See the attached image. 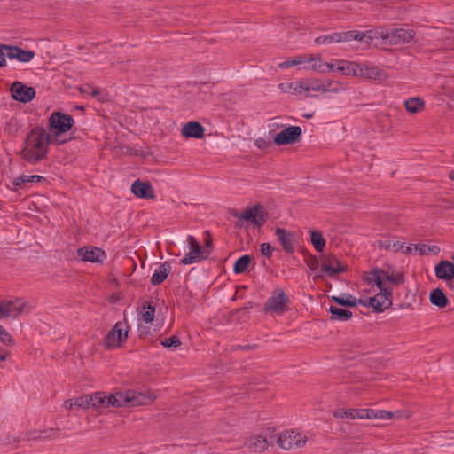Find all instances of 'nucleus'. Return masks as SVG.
I'll return each instance as SVG.
<instances>
[{"mask_svg": "<svg viewBox=\"0 0 454 454\" xmlns=\"http://www.w3.org/2000/svg\"><path fill=\"white\" fill-rule=\"evenodd\" d=\"M187 242L189 253H186L181 259V264H192L206 259V256L203 254L202 247L194 236L188 235Z\"/></svg>", "mask_w": 454, "mask_h": 454, "instance_id": "13", "label": "nucleus"}, {"mask_svg": "<svg viewBox=\"0 0 454 454\" xmlns=\"http://www.w3.org/2000/svg\"><path fill=\"white\" fill-rule=\"evenodd\" d=\"M347 267L344 266L335 255L325 257L321 265V271L328 277L333 278L336 274L345 272Z\"/></svg>", "mask_w": 454, "mask_h": 454, "instance_id": "17", "label": "nucleus"}, {"mask_svg": "<svg viewBox=\"0 0 454 454\" xmlns=\"http://www.w3.org/2000/svg\"><path fill=\"white\" fill-rule=\"evenodd\" d=\"M91 396V407L96 410H101L110 407L108 405L109 395L106 392H95L90 394Z\"/></svg>", "mask_w": 454, "mask_h": 454, "instance_id": "29", "label": "nucleus"}, {"mask_svg": "<svg viewBox=\"0 0 454 454\" xmlns=\"http://www.w3.org/2000/svg\"><path fill=\"white\" fill-rule=\"evenodd\" d=\"M329 312L331 313V319L332 320H338V321H348L349 320L353 314L350 310L341 309L336 306H330Z\"/></svg>", "mask_w": 454, "mask_h": 454, "instance_id": "33", "label": "nucleus"}, {"mask_svg": "<svg viewBox=\"0 0 454 454\" xmlns=\"http://www.w3.org/2000/svg\"><path fill=\"white\" fill-rule=\"evenodd\" d=\"M340 37L338 32H334L329 35H320L315 39V43L317 45L331 44L333 43H340Z\"/></svg>", "mask_w": 454, "mask_h": 454, "instance_id": "38", "label": "nucleus"}, {"mask_svg": "<svg viewBox=\"0 0 454 454\" xmlns=\"http://www.w3.org/2000/svg\"><path fill=\"white\" fill-rule=\"evenodd\" d=\"M154 314L155 307L153 305L152 302H146L143 306V311L141 314L143 320L146 323H152L154 318Z\"/></svg>", "mask_w": 454, "mask_h": 454, "instance_id": "40", "label": "nucleus"}, {"mask_svg": "<svg viewBox=\"0 0 454 454\" xmlns=\"http://www.w3.org/2000/svg\"><path fill=\"white\" fill-rule=\"evenodd\" d=\"M8 45L0 44V67H3L6 65L5 59L8 58L7 53Z\"/></svg>", "mask_w": 454, "mask_h": 454, "instance_id": "49", "label": "nucleus"}, {"mask_svg": "<svg viewBox=\"0 0 454 454\" xmlns=\"http://www.w3.org/2000/svg\"><path fill=\"white\" fill-rule=\"evenodd\" d=\"M434 273L439 279L451 280L454 278V263L446 260L441 261L435 265Z\"/></svg>", "mask_w": 454, "mask_h": 454, "instance_id": "22", "label": "nucleus"}, {"mask_svg": "<svg viewBox=\"0 0 454 454\" xmlns=\"http://www.w3.org/2000/svg\"><path fill=\"white\" fill-rule=\"evenodd\" d=\"M414 246L415 245H412V244L410 246H407V247L404 246L403 252L405 254H411L412 251L415 250Z\"/></svg>", "mask_w": 454, "mask_h": 454, "instance_id": "55", "label": "nucleus"}, {"mask_svg": "<svg viewBox=\"0 0 454 454\" xmlns=\"http://www.w3.org/2000/svg\"><path fill=\"white\" fill-rule=\"evenodd\" d=\"M8 317H17L25 308V302L20 300L5 301Z\"/></svg>", "mask_w": 454, "mask_h": 454, "instance_id": "31", "label": "nucleus"}, {"mask_svg": "<svg viewBox=\"0 0 454 454\" xmlns=\"http://www.w3.org/2000/svg\"><path fill=\"white\" fill-rule=\"evenodd\" d=\"M0 341L4 344L12 345L14 343L12 337L9 333L0 325Z\"/></svg>", "mask_w": 454, "mask_h": 454, "instance_id": "46", "label": "nucleus"}, {"mask_svg": "<svg viewBox=\"0 0 454 454\" xmlns=\"http://www.w3.org/2000/svg\"><path fill=\"white\" fill-rule=\"evenodd\" d=\"M74 124V118L62 112H53L48 119V129L57 137L69 131Z\"/></svg>", "mask_w": 454, "mask_h": 454, "instance_id": "7", "label": "nucleus"}, {"mask_svg": "<svg viewBox=\"0 0 454 454\" xmlns=\"http://www.w3.org/2000/svg\"><path fill=\"white\" fill-rule=\"evenodd\" d=\"M449 178L454 181V169L449 173Z\"/></svg>", "mask_w": 454, "mask_h": 454, "instance_id": "59", "label": "nucleus"}, {"mask_svg": "<svg viewBox=\"0 0 454 454\" xmlns=\"http://www.w3.org/2000/svg\"><path fill=\"white\" fill-rule=\"evenodd\" d=\"M331 300L342 307H356L363 303V299H356L348 293L343 294L341 296H332Z\"/></svg>", "mask_w": 454, "mask_h": 454, "instance_id": "27", "label": "nucleus"}, {"mask_svg": "<svg viewBox=\"0 0 454 454\" xmlns=\"http://www.w3.org/2000/svg\"><path fill=\"white\" fill-rule=\"evenodd\" d=\"M359 63L346 59H334V70L343 75L357 76Z\"/></svg>", "mask_w": 454, "mask_h": 454, "instance_id": "23", "label": "nucleus"}, {"mask_svg": "<svg viewBox=\"0 0 454 454\" xmlns=\"http://www.w3.org/2000/svg\"><path fill=\"white\" fill-rule=\"evenodd\" d=\"M7 355H8L7 351H5L2 348H0V363L6 359Z\"/></svg>", "mask_w": 454, "mask_h": 454, "instance_id": "56", "label": "nucleus"}, {"mask_svg": "<svg viewBox=\"0 0 454 454\" xmlns=\"http://www.w3.org/2000/svg\"><path fill=\"white\" fill-rule=\"evenodd\" d=\"M404 248V243L400 241L392 242V250L395 252H399L401 250H403Z\"/></svg>", "mask_w": 454, "mask_h": 454, "instance_id": "52", "label": "nucleus"}, {"mask_svg": "<svg viewBox=\"0 0 454 454\" xmlns=\"http://www.w3.org/2000/svg\"><path fill=\"white\" fill-rule=\"evenodd\" d=\"M250 256L248 254H244L240 256L233 265V271L235 274H241L245 272L250 263Z\"/></svg>", "mask_w": 454, "mask_h": 454, "instance_id": "37", "label": "nucleus"}, {"mask_svg": "<svg viewBox=\"0 0 454 454\" xmlns=\"http://www.w3.org/2000/svg\"><path fill=\"white\" fill-rule=\"evenodd\" d=\"M268 441L262 435L253 436L247 440L245 446L250 452H262L268 448Z\"/></svg>", "mask_w": 454, "mask_h": 454, "instance_id": "26", "label": "nucleus"}, {"mask_svg": "<svg viewBox=\"0 0 454 454\" xmlns=\"http://www.w3.org/2000/svg\"><path fill=\"white\" fill-rule=\"evenodd\" d=\"M28 176H29L27 175H20L17 177H14L12 183L15 187V190H18L19 188L22 189L27 184L30 183Z\"/></svg>", "mask_w": 454, "mask_h": 454, "instance_id": "44", "label": "nucleus"}, {"mask_svg": "<svg viewBox=\"0 0 454 454\" xmlns=\"http://www.w3.org/2000/svg\"><path fill=\"white\" fill-rule=\"evenodd\" d=\"M363 409H356V408H351V409H338L333 411V417L334 418H340V419H363Z\"/></svg>", "mask_w": 454, "mask_h": 454, "instance_id": "30", "label": "nucleus"}, {"mask_svg": "<svg viewBox=\"0 0 454 454\" xmlns=\"http://www.w3.org/2000/svg\"><path fill=\"white\" fill-rule=\"evenodd\" d=\"M171 271V265L168 262L160 263L154 270L151 278L153 286L160 285L168 276Z\"/></svg>", "mask_w": 454, "mask_h": 454, "instance_id": "25", "label": "nucleus"}, {"mask_svg": "<svg viewBox=\"0 0 454 454\" xmlns=\"http://www.w3.org/2000/svg\"><path fill=\"white\" fill-rule=\"evenodd\" d=\"M274 248L270 246V243H262L260 247V251L262 255L270 258L272 255Z\"/></svg>", "mask_w": 454, "mask_h": 454, "instance_id": "48", "label": "nucleus"}, {"mask_svg": "<svg viewBox=\"0 0 454 454\" xmlns=\"http://www.w3.org/2000/svg\"><path fill=\"white\" fill-rule=\"evenodd\" d=\"M29 178V182L30 183H34V182H45L46 181V178L44 176H39V175H30L28 176Z\"/></svg>", "mask_w": 454, "mask_h": 454, "instance_id": "51", "label": "nucleus"}, {"mask_svg": "<svg viewBox=\"0 0 454 454\" xmlns=\"http://www.w3.org/2000/svg\"><path fill=\"white\" fill-rule=\"evenodd\" d=\"M131 192L136 197L140 199L155 198L154 189L152 184L139 179L133 182L131 185Z\"/></svg>", "mask_w": 454, "mask_h": 454, "instance_id": "19", "label": "nucleus"}, {"mask_svg": "<svg viewBox=\"0 0 454 454\" xmlns=\"http://www.w3.org/2000/svg\"><path fill=\"white\" fill-rule=\"evenodd\" d=\"M387 280L394 286H400L405 282L404 274L392 269L391 272L375 267L366 273L365 280L368 284L375 285L377 287L386 286L383 280Z\"/></svg>", "mask_w": 454, "mask_h": 454, "instance_id": "3", "label": "nucleus"}, {"mask_svg": "<svg viewBox=\"0 0 454 454\" xmlns=\"http://www.w3.org/2000/svg\"><path fill=\"white\" fill-rule=\"evenodd\" d=\"M405 109L411 114H417L425 107V102L419 97L410 98L404 101Z\"/></svg>", "mask_w": 454, "mask_h": 454, "instance_id": "35", "label": "nucleus"}, {"mask_svg": "<svg viewBox=\"0 0 454 454\" xmlns=\"http://www.w3.org/2000/svg\"><path fill=\"white\" fill-rule=\"evenodd\" d=\"M363 419H390L393 413L385 410L363 409Z\"/></svg>", "mask_w": 454, "mask_h": 454, "instance_id": "28", "label": "nucleus"}, {"mask_svg": "<svg viewBox=\"0 0 454 454\" xmlns=\"http://www.w3.org/2000/svg\"><path fill=\"white\" fill-rule=\"evenodd\" d=\"M290 299L283 288L274 289L263 306L265 313L282 315L289 309Z\"/></svg>", "mask_w": 454, "mask_h": 454, "instance_id": "4", "label": "nucleus"}, {"mask_svg": "<svg viewBox=\"0 0 454 454\" xmlns=\"http://www.w3.org/2000/svg\"><path fill=\"white\" fill-rule=\"evenodd\" d=\"M232 215L239 221L236 223V226L240 227L242 224L240 221H247L257 227H262L267 221V213L264 207L261 204H255L251 208L245 210L242 213L235 211Z\"/></svg>", "mask_w": 454, "mask_h": 454, "instance_id": "8", "label": "nucleus"}, {"mask_svg": "<svg viewBox=\"0 0 454 454\" xmlns=\"http://www.w3.org/2000/svg\"><path fill=\"white\" fill-rule=\"evenodd\" d=\"M430 302L439 308H445L448 304V298L440 288L434 289L429 295Z\"/></svg>", "mask_w": 454, "mask_h": 454, "instance_id": "32", "label": "nucleus"}, {"mask_svg": "<svg viewBox=\"0 0 454 454\" xmlns=\"http://www.w3.org/2000/svg\"><path fill=\"white\" fill-rule=\"evenodd\" d=\"M379 35H375V43H388L393 45L410 43L415 36L413 29L394 28L384 27L375 28Z\"/></svg>", "mask_w": 454, "mask_h": 454, "instance_id": "2", "label": "nucleus"}, {"mask_svg": "<svg viewBox=\"0 0 454 454\" xmlns=\"http://www.w3.org/2000/svg\"><path fill=\"white\" fill-rule=\"evenodd\" d=\"M307 442V436L294 430H286L280 434L278 444L284 450H293L303 447Z\"/></svg>", "mask_w": 454, "mask_h": 454, "instance_id": "10", "label": "nucleus"}, {"mask_svg": "<svg viewBox=\"0 0 454 454\" xmlns=\"http://www.w3.org/2000/svg\"><path fill=\"white\" fill-rule=\"evenodd\" d=\"M289 84H290V83H288V84L281 83V84L279 85V87H280V89H281L283 91L286 92V91H288V90H287V88H288V89H290V90H292V89L288 86Z\"/></svg>", "mask_w": 454, "mask_h": 454, "instance_id": "57", "label": "nucleus"}, {"mask_svg": "<svg viewBox=\"0 0 454 454\" xmlns=\"http://www.w3.org/2000/svg\"><path fill=\"white\" fill-rule=\"evenodd\" d=\"M9 59H17L22 63H27L31 61L35 53L33 51H26L18 46L8 45L7 53Z\"/></svg>", "mask_w": 454, "mask_h": 454, "instance_id": "21", "label": "nucleus"}, {"mask_svg": "<svg viewBox=\"0 0 454 454\" xmlns=\"http://www.w3.org/2000/svg\"><path fill=\"white\" fill-rule=\"evenodd\" d=\"M306 60L303 57H297L295 59H293L291 60H286L279 64V67L281 68H289L293 66H296L301 63H304Z\"/></svg>", "mask_w": 454, "mask_h": 454, "instance_id": "45", "label": "nucleus"}, {"mask_svg": "<svg viewBox=\"0 0 454 454\" xmlns=\"http://www.w3.org/2000/svg\"><path fill=\"white\" fill-rule=\"evenodd\" d=\"M380 248H384L386 250H390L392 249V242L390 240H386L384 242H382L380 245Z\"/></svg>", "mask_w": 454, "mask_h": 454, "instance_id": "54", "label": "nucleus"}, {"mask_svg": "<svg viewBox=\"0 0 454 454\" xmlns=\"http://www.w3.org/2000/svg\"><path fill=\"white\" fill-rule=\"evenodd\" d=\"M239 348H240V349H244V350H248L250 348H249V346H248V345H247V346H243V347L239 346Z\"/></svg>", "mask_w": 454, "mask_h": 454, "instance_id": "60", "label": "nucleus"}, {"mask_svg": "<svg viewBox=\"0 0 454 454\" xmlns=\"http://www.w3.org/2000/svg\"><path fill=\"white\" fill-rule=\"evenodd\" d=\"M59 434V429L50 428V429L43 430V431L40 432V434L38 437L43 438V439H50V438L56 437Z\"/></svg>", "mask_w": 454, "mask_h": 454, "instance_id": "47", "label": "nucleus"}, {"mask_svg": "<svg viewBox=\"0 0 454 454\" xmlns=\"http://www.w3.org/2000/svg\"><path fill=\"white\" fill-rule=\"evenodd\" d=\"M301 129L299 126H289L280 132H278L274 137V143L278 145H286L294 144L301 135Z\"/></svg>", "mask_w": 454, "mask_h": 454, "instance_id": "15", "label": "nucleus"}, {"mask_svg": "<svg viewBox=\"0 0 454 454\" xmlns=\"http://www.w3.org/2000/svg\"><path fill=\"white\" fill-rule=\"evenodd\" d=\"M340 42H350L353 40L358 41L361 43L372 44L375 43V35H379L375 28L366 31L349 30L345 32H338Z\"/></svg>", "mask_w": 454, "mask_h": 454, "instance_id": "12", "label": "nucleus"}, {"mask_svg": "<svg viewBox=\"0 0 454 454\" xmlns=\"http://www.w3.org/2000/svg\"><path fill=\"white\" fill-rule=\"evenodd\" d=\"M275 235L278 237L285 253H294L295 237L294 232L289 231L284 228H277L275 230Z\"/></svg>", "mask_w": 454, "mask_h": 454, "instance_id": "18", "label": "nucleus"}, {"mask_svg": "<svg viewBox=\"0 0 454 454\" xmlns=\"http://www.w3.org/2000/svg\"><path fill=\"white\" fill-rule=\"evenodd\" d=\"M309 61H313L312 69L322 74L330 73L334 70V60L332 62H323L319 58H310Z\"/></svg>", "mask_w": 454, "mask_h": 454, "instance_id": "34", "label": "nucleus"}, {"mask_svg": "<svg viewBox=\"0 0 454 454\" xmlns=\"http://www.w3.org/2000/svg\"><path fill=\"white\" fill-rule=\"evenodd\" d=\"M357 76H362L369 79L380 80L386 77L383 69L377 66L371 64H360L357 69Z\"/></svg>", "mask_w": 454, "mask_h": 454, "instance_id": "20", "label": "nucleus"}, {"mask_svg": "<svg viewBox=\"0 0 454 454\" xmlns=\"http://www.w3.org/2000/svg\"><path fill=\"white\" fill-rule=\"evenodd\" d=\"M291 89H293L292 93L295 95H302L304 94L306 97H309L310 92H323L324 84L322 80L319 79H311V80H301L296 81L294 82H290L288 85Z\"/></svg>", "mask_w": 454, "mask_h": 454, "instance_id": "11", "label": "nucleus"}, {"mask_svg": "<svg viewBox=\"0 0 454 454\" xmlns=\"http://www.w3.org/2000/svg\"><path fill=\"white\" fill-rule=\"evenodd\" d=\"M74 405V402L73 403V401H72V400H69V401H67V402H66V407H67V409H69V410H70V409H72V407H73Z\"/></svg>", "mask_w": 454, "mask_h": 454, "instance_id": "58", "label": "nucleus"}, {"mask_svg": "<svg viewBox=\"0 0 454 454\" xmlns=\"http://www.w3.org/2000/svg\"><path fill=\"white\" fill-rule=\"evenodd\" d=\"M414 248L416 251H419V254H421V255H425V254H438L441 251L440 249V247L438 246H435V245H426V244H422V245H419V246H414Z\"/></svg>", "mask_w": 454, "mask_h": 454, "instance_id": "39", "label": "nucleus"}, {"mask_svg": "<svg viewBox=\"0 0 454 454\" xmlns=\"http://www.w3.org/2000/svg\"><path fill=\"white\" fill-rule=\"evenodd\" d=\"M51 136L43 126H35L27 133L20 152L21 159L29 164L43 160L49 153Z\"/></svg>", "mask_w": 454, "mask_h": 454, "instance_id": "1", "label": "nucleus"}, {"mask_svg": "<svg viewBox=\"0 0 454 454\" xmlns=\"http://www.w3.org/2000/svg\"><path fill=\"white\" fill-rule=\"evenodd\" d=\"M11 92L15 100L22 103L30 102L35 97V90L20 82H15L12 83Z\"/></svg>", "mask_w": 454, "mask_h": 454, "instance_id": "16", "label": "nucleus"}, {"mask_svg": "<svg viewBox=\"0 0 454 454\" xmlns=\"http://www.w3.org/2000/svg\"><path fill=\"white\" fill-rule=\"evenodd\" d=\"M309 232L310 242L314 248L319 253L323 252L325 247V239L324 238L322 232L318 231H310Z\"/></svg>", "mask_w": 454, "mask_h": 454, "instance_id": "36", "label": "nucleus"}, {"mask_svg": "<svg viewBox=\"0 0 454 454\" xmlns=\"http://www.w3.org/2000/svg\"><path fill=\"white\" fill-rule=\"evenodd\" d=\"M127 338L128 330L126 321H118L105 336L103 340L104 346L108 349L118 348Z\"/></svg>", "mask_w": 454, "mask_h": 454, "instance_id": "9", "label": "nucleus"}, {"mask_svg": "<svg viewBox=\"0 0 454 454\" xmlns=\"http://www.w3.org/2000/svg\"><path fill=\"white\" fill-rule=\"evenodd\" d=\"M5 317H8L7 310H6L5 303L2 302L0 304V319L5 318Z\"/></svg>", "mask_w": 454, "mask_h": 454, "instance_id": "53", "label": "nucleus"}, {"mask_svg": "<svg viewBox=\"0 0 454 454\" xmlns=\"http://www.w3.org/2000/svg\"><path fill=\"white\" fill-rule=\"evenodd\" d=\"M74 405L78 408L88 409L91 407L90 395H83L74 399Z\"/></svg>", "mask_w": 454, "mask_h": 454, "instance_id": "42", "label": "nucleus"}, {"mask_svg": "<svg viewBox=\"0 0 454 454\" xmlns=\"http://www.w3.org/2000/svg\"><path fill=\"white\" fill-rule=\"evenodd\" d=\"M138 331L140 333V335H142L144 333V331L141 328H139ZM145 333H147V332H145Z\"/></svg>", "mask_w": 454, "mask_h": 454, "instance_id": "62", "label": "nucleus"}, {"mask_svg": "<svg viewBox=\"0 0 454 454\" xmlns=\"http://www.w3.org/2000/svg\"><path fill=\"white\" fill-rule=\"evenodd\" d=\"M212 249H213V243H212L211 238L209 237L207 239L205 240L204 247L202 249L203 254L206 256V259L211 254Z\"/></svg>", "mask_w": 454, "mask_h": 454, "instance_id": "50", "label": "nucleus"}, {"mask_svg": "<svg viewBox=\"0 0 454 454\" xmlns=\"http://www.w3.org/2000/svg\"><path fill=\"white\" fill-rule=\"evenodd\" d=\"M77 255L83 262L102 263L106 259V252L98 247L86 246L78 248Z\"/></svg>", "mask_w": 454, "mask_h": 454, "instance_id": "14", "label": "nucleus"}, {"mask_svg": "<svg viewBox=\"0 0 454 454\" xmlns=\"http://www.w3.org/2000/svg\"><path fill=\"white\" fill-rule=\"evenodd\" d=\"M204 132V127L195 121L187 122L182 129V135L187 138H202Z\"/></svg>", "mask_w": 454, "mask_h": 454, "instance_id": "24", "label": "nucleus"}, {"mask_svg": "<svg viewBox=\"0 0 454 454\" xmlns=\"http://www.w3.org/2000/svg\"><path fill=\"white\" fill-rule=\"evenodd\" d=\"M378 289L380 292L375 296L363 299L362 305L372 308L376 313H381L392 305L393 290L381 286Z\"/></svg>", "mask_w": 454, "mask_h": 454, "instance_id": "6", "label": "nucleus"}, {"mask_svg": "<svg viewBox=\"0 0 454 454\" xmlns=\"http://www.w3.org/2000/svg\"><path fill=\"white\" fill-rule=\"evenodd\" d=\"M324 84L323 92H334L338 93L343 90L342 85L336 81L333 80H322Z\"/></svg>", "mask_w": 454, "mask_h": 454, "instance_id": "41", "label": "nucleus"}, {"mask_svg": "<svg viewBox=\"0 0 454 454\" xmlns=\"http://www.w3.org/2000/svg\"><path fill=\"white\" fill-rule=\"evenodd\" d=\"M161 345L168 348H176L181 345V340L176 335H172L161 340Z\"/></svg>", "mask_w": 454, "mask_h": 454, "instance_id": "43", "label": "nucleus"}, {"mask_svg": "<svg viewBox=\"0 0 454 454\" xmlns=\"http://www.w3.org/2000/svg\"><path fill=\"white\" fill-rule=\"evenodd\" d=\"M313 114H304V117L307 119H310L312 117Z\"/></svg>", "mask_w": 454, "mask_h": 454, "instance_id": "61", "label": "nucleus"}, {"mask_svg": "<svg viewBox=\"0 0 454 454\" xmlns=\"http://www.w3.org/2000/svg\"><path fill=\"white\" fill-rule=\"evenodd\" d=\"M154 396L145 395L139 394L135 396L132 392H126L125 394L117 392L115 394H109L108 405L113 407H122L128 403L131 406L148 404L153 402Z\"/></svg>", "mask_w": 454, "mask_h": 454, "instance_id": "5", "label": "nucleus"}]
</instances>
